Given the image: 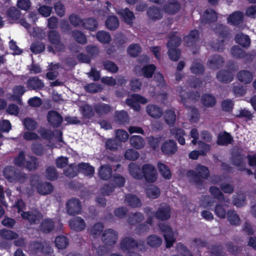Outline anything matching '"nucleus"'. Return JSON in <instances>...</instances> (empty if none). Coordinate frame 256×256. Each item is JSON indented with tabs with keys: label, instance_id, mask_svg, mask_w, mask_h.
I'll use <instances>...</instances> for the list:
<instances>
[{
	"label": "nucleus",
	"instance_id": "7c9ffc66",
	"mask_svg": "<svg viewBox=\"0 0 256 256\" xmlns=\"http://www.w3.org/2000/svg\"><path fill=\"white\" fill-rule=\"evenodd\" d=\"M164 118L166 123L170 127L174 126L176 121L175 112L171 110H168L164 112Z\"/></svg>",
	"mask_w": 256,
	"mask_h": 256
},
{
	"label": "nucleus",
	"instance_id": "423d86ee",
	"mask_svg": "<svg viewBox=\"0 0 256 256\" xmlns=\"http://www.w3.org/2000/svg\"><path fill=\"white\" fill-rule=\"evenodd\" d=\"M20 214L23 219L27 220L30 224L38 223L42 218V213L36 208L28 212H22Z\"/></svg>",
	"mask_w": 256,
	"mask_h": 256
},
{
	"label": "nucleus",
	"instance_id": "79ce46f5",
	"mask_svg": "<svg viewBox=\"0 0 256 256\" xmlns=\"http://www.w3.org/2000/svg\"><path fill=\"white\" fill-rule=\"evenodd\" d=\"M146 242L152 248H158L161 245L162 239L156 235H150L148 238Z\"/></svg>",
	"mask_w": 256,
	"mask_h": 256
},
{
	"label": "nucleus",
	"instance_id": "bb28decb",
	"mask_svg": "<svg viewBox=\"0 0 256 256\" xmlns=\"http://www.w3.org/2000/svg\"><path fill=\"white\" fill-rule=\"evenodd\" d=\"M157 168L161 176L166 180H170L172 174L169 167L165 164L159 162L157 164Z\"/></svg>",
	"mask_w": 256,
	"mask_h": 256
},
{
	"label": "nucleus",
	"instance_id": "6e6d98bb",
	"mask_svg": "<svg viewBox=\"0 0 256 256\" xmlns=\"http://www.w3.org/2000/svg\"><path fill=\"white\" fill-rule=\"evenodd\" d=\"M80 110L83 116L86 118H90L94 114V112L92 108L88 104H84L81 106Z\"/></svg>",
	"mask_w": 256,
	"mask_h": 256
},
{
	"label": "nucleus",
	"instance_id": "09e8293b",
	"mask_svg": "<svg viewBox=\"0 0 256 256\" xmlns=\"http://www.w3.org/2000/svg\"><path fill=\"white\" fill-rule=\"evenodd\" d=\"M98 40L102 43L108 44L111 40V36L108 32L104 31H98L96 34Z\"/></svg>",
	"mask_w": 256,
	"mask_h": 256
},
{
	"label": "nucleus",
	"instance_id": "412c9836",
	"mask_svg": "<svg viewBox=\"0 0 256 256\" xmlns=\"http://www.w3.org/2000/svg\"><path fill=\"white\" fill-rule=\"evenodd\" d=\"M146 112L150 116L154 118H160L163 113L160 107L154 104L148 105L146 107Z\"/></svg>",
	"mask_w": 256,
	"mask_h": 256
},
{
	"label": "nucleus",
	"instance_id": "f03ea898",
	"mask_svg": "<svg viewBox=\"0 0 256 256\" xmlns=\"http://www.w3.org/2000/svg\"><path fill=\"white\" fill-rule=\"evenodd\" d=\"M142 178L148 183L156 182L158 178V173L156 168L151 164H144L142 166Z\"/></svg>",
	"mask_w": 256,
	"mask_h": 256
},
{
	"label": "nucleus",
	"instance_id": "f8f14e48",
	"mask_svg": "<svg viewBox=\"0 0 256 256\" xmlns=\"http://www.w3.org/2000/svg\"><path fill=\"white\" fill-rule=\"evenodd\" d=\"M31 250L35 253L40 252L43 254H50L52 249L50 246L47 243H42L40 242H32L30 244Z\"/></svg>",
	"mask_w": 256,
	"mask_h": 256
},
{
	"label": "nucleus",
	"instance_id": "4c0bfd02",
	"mask_svg": "<svg viewBox=\"0 0 256 256\" xmlns=\"http://www.w3.org/2000/svg\"><path fill=\"white\" fill-rule=\"evenodd\" d=\"M232 140V138L230 134L226 132L218 134L217 143L219 145H228L230 144Z\"/></svg>",
	"mask_w": 256,
	"mask_h": 256
},
{
	"label": "nucleus",
	"instance_id": "7ed1b4c3",
	"mask_svg": "<svg viewBox=\"0 0 256 256\" xmlns=\"http://www.w3.org/2000/svg\"><path fill=\"white\" fill-rule=\"evenodd\" d=\"M246 156L238 150L234 149L232 152V164L235 166L238 170L244 171L246 166L245 162Z\"/></svg>",
	"mask_w": 256,
	"mask_h": 256
},
{
	"label": "nucleus",
	"instance_id": "72a5a7b5",
	"mask_svg": "<svg viewBox=\"0 0 256 256\" xmlns=\"http://www.w3.org/2000/svg\"><path fill=\"white\" fill-rule=\"evenodd\" d=\"M125 202L128 206L132 208L140 207L142 205L140 200L136 196L132 194L126 195Z\"/></svg>",
	"mask_w": 256,
	"mask_h": 256
},
{
	"label": "nucleus",
	"instance_id": "a19ab883",
	"mask_svg": "<svg viewBox=\"0 0 256 256\" xmlns=\"http://www.w3.org/2000/svg\"><path fill=\"white\" fill-rule=\"evenodd\" d=\"M20 12L16 7H10L6 11V16L11 21L18 20L20 17Z\"/></svg>",
	"mask_w": 256,
	"mask_h": 256
},
{
	"label": "nucleus",
	"instance_id": "c03bdc74",
	"mask_svg": "<svg viewBox=\"0 0 256 256\" xmlns=\"http://www.w3.org/2000/svg\"><path fill=\"white\" fill-rule=\"evenodd\" d=\"M102 66L106 70L111 73L116 74L118 71V66L112 61L104 60L102 62Z\"/></svg>",
	"mask_w": 256,
	"mask_h": 256
},
{
	"label": "nucleus",
	"instance_id": "c9c22d12",
	"mask_svg": "<svg viewBox=\"0 0 256 256\" xmlns=\"http://www.w3.org/2000/svg\"><path fill=\"white\" fill-rule=\"evenodd\" d=\"M129 172L130 175L136 179L141 180L142 178V168L140 169L138 165L131 164L129 165Z\"/></svg>",
	"mask_w": 256,
	"mask_h": 256
},
{
	"label": "nucleus",
	"instance_id": "69168bd1",
	"mask_svg": "<svg viewBox=\"0 0 256 256\" xmlns=\"http://www.w3.org/2000/svg\"><path fill=\"white\" fill-rule=\"evenodd\" d=\"M64 174L69 178H73L78 174V168L76 165L70 164L68 167L64 170Z\"/></svg>",
	"mask_w": 256,
	"mask_h": 256
},
{
	"label": "nucleus",
	"instance_id": "f704fd0d",
	"mask_svg": "<svg viewBox=\"0 0 256 256\" xmlns=\"http://www.w3.org/2000/svg\"><path fill=\"white\" fill-rule=\"evenodd\" d=\"M130 144L136 149H140L144 147L145 142L144 139L139 136H133L130 138Z\"/></svg>",
	"mask_w": 256,
	"mask_h": 256
},
{
	"label": "nucleus",
	"instance_id": "13d9d810",
	"mask_svg": "<svg viewBox=\"0 0 256 256\" xmlns=\"http://www.w3.org/2000/svg\"><path fill=\"white\" fill-rule=\"evenodd\" d=\"M210 256H225V253L222 250L221 246H212L209 250Z\"/></svg>",
	"mask_w": 256,
	"mask_h": 256
},
{
	"label": "nucleus",
	"instance_id": "603ef678",
	"mask_svg": "<svg viewBox=\"0 0 256 256\" xmlns=\"http://www.w3.org/2000/svg\"><path fill=\"white\" fill-rule=\"evenodd\" d=\"M54 242L58 249L66 248L68 244L67 238L63 236H57Z\"/></svg>",
	"mask_w": 256,
	"mask_h": 256
},
{
	"label": "nucleus",
	"instance_id": "39448f33",
	"mask_svg": "<svg viewBox=\"0 0 256 256\" xmlns=\"http://www.w3.org/2000/svg\"><path fill=\"white\" fill-rule=\"evenodd\" d=\"M47 36L48 42L54 44L58 51H64L65 50V46L61 42V36L58 31L56 30L49 31Z\"/></svg>",
	"mask_w": 256,
	"mask_h": 256
},
{
	"label": "nucleus",
	"instance_id": "9d476101",
	"mask_svg": "<svg viewBox=\"0 0 256 256\" xmlns=\"http://www.w3.org/2000/svg\"><path fill=\"white\" fill-rule=\"evenodd\" d=\"M138 102L142 104H146L148 102L147 100L144 97L138 94H132L130 98L126 99V104L134 108L136 111H139L140 109V106Z\"/></svg>",
	"mask_w": 256,
	"mask_h": 256
},
{
	"label": "nucleus",
	"instance_id": "f257e3e1",
	"mask_svg": "<svg viewBox=\"0 0 256 256\" xmlns=\"http://www.w3.org/2000/svg\"><path fill=\"white\" fill-rule=\"evenodd\" d=\"M210 172L208 168L202 164H198L195 168V171L188 170L186 176L188 180L197 186H201L204 179H207L209 176Z\"/></svg>",
	"mask_w": 256,
	"mask_h": 256
},
{
	"label": "nucleus",
	"instance_id": "aec40b11",
	"mask_svg": "<svg viewBox=\"0 0 256 256\" xmlns=\"http://www.w3.org/2000/svg\"><path fill=\"white\" fill-rule=\"evenodd\" d=\"M200 38V33L198 30H192L190 34L186 36L184 40L188 46H194Z\"/></svg>",
	"mask_w": 256,
	"mask_h": 256
},
{
	"label": "nucleus",
	"instance_id": "4d7b16f0",
	"mask_svg": "<svg viewBox=\"0 0 256 256\" xmlns=\"http://www.w3.org/2000/svg\"><path fill=\"white\" fill-rule=\"evenodd\" d=\"M78 168L86 176H92L94 174V167L90 166L88 164H78Z\"/></svg>",
	"mask_w": 256,
	"mask_h": 256
},
{
	"label": "nucleus",
	"instance_id": "4468645a",
	"mask_svg": "<svg viewBox=\"0 0 256 256\" xmlns=\"http://www.w3.org/2000/svg\"><path fill=\"white\" fill-rule=\"evenodd\" d=\"M47 120L48 123L53 127H58L62 122L63 118L61 115L56 111L50 110L47 114Z\"/></svg>",
	"mask_w": 256,
	"mask_h": 256
},
{
	"label": "nucleus",
	"instance_id": "052dcab7",
	"mask_svg": "<svg viewBox=\"0 0 256 256\" xmlns=\"http://www.w3.org/2000/svg\"><path fill=\"white\" fill-rule=\"evenodd\" d=\"M245 52L238 46H233L230 50L232 56L236 58H242L244 56Z\"/></svg>",
	"mask_w": 256,
	"mask_h": 256
},
{
	"label": "nucleus",
	"instance_id": "6e6552de",
	"mask_svg": "<svg viewBox=\"0 0 256 256\" xmlns=\"http://www.w3.org/2000/svg\"><path fill=\"white\" fill-rule=\"evenodd\" d=\"M118 239V232L113 229H106L102 234V240L106 245L112 246L116 242Z\"/></svg>",
	"mask_w": 256,
	"mask_h": 256
},
{
	"label": "nucleus",
	"instance_id": "473e14b6",
	"mask_svg": "<svg viewBox=\"0 0 256 256\" xmlns=\"http://www.w3.org/2000/svg\"><path fill=\"white\" fill-rule=\"evenodd\" d=\"M114 120L120 124H126L129 122V116L124 110L117 111L114 113Z\"/></svg>",
	"mask_w": 256,
	"mask_h": 256
},
{
	"label": "nucleus",
	"instance_id": "864d4df0",
	"mask_svg": "<svg viewBox=\"0 0 256 256\" xmlns=\"http://www.w3.org/2000/svg\"><path fill=\"white\" fill-rule=\"evenodd\" d=\"M168 54L170 58L174 62L178 61L181 54V51L180 49L178 48H168Z\"/></svg>",
	"mask_w": 256,
	"mask_h": 256
},
{
	"label": "nucleus",
	"instance_id": "4be33fe9",
	"mask_svg": "<svg viewBox=\"0 0 256 256\" xmlns=\"http://www.w3.org/2000/svg\"><path fill=\"white\" fill-rule=\"evenodd\" d=\"M70 228L76 231H80L86 228V224L83 219L80 217H76L69 222Z\"/></svg>",
	"mask_w": 256,
	"mask_h": 256
},
{
	"label": "nucleus",
	"instance_id": "bf43d9fd",
	"mask_svg": "<svg viewBox=\"0 0 256 256\" xmlns=\"http://www.w3.org/2000/svg\"><path fill=\"white\" fill-rule=\"evenodd\" d=\"M121 142L116 138L109 139L106 142V148L111 150H116L119 146H120Z\"/></svg>",
	"mask_w": 256,
	"mask_h": 256
},
{
	"label": "nucleus",
	"instance_id": "0e129e2a",
	"mask_svg": "<svg viewBox=\"0 0 256 256\" xmlns=\"http://www.w3.org/2000/svg\"><path fill=\"white\" fill-rule=\"evenodd\" d=\"M84 89L90 93H96L102 90V88L100 84L92 83L84 86Z\"/></svg>",
	"mask_w": 256,
	"mask_h": 256
},
{
	"label": "nucleus",
	"instance_id": "6ab92c4d",
	"mask_svg": "<svg viewBox=\"0 0 256 256\" xmlns=\"http://www.w3.org/2000/svg\"><path fill=\"white\" fill-rule=\"evenodd\" d=\"M146 14L150 19L153 21L160 20L162 16V12L160 8L152 6L150 7L146 11Z\"/></svg>",
	"mask_w": 256,
	"mask_h": 256
},
{
	"label": "nucleus",
	"instance_id": "e2e57ef3",
	"mask_svg": "<svg viewBox=\"0 0 256 256\" xmlns=\"http://www.w3.org/2000/svg\"><path fill=\"white\" fill-rule=\"evenodd\" d=\"M46 172L47 178L50 180H53L58 178V173L54 166L48 167Z\"/></svg>",
	"mask_w": 256,
	"mask_h": 256
},
{
	"label": "nucleus",
	"instance_id": "1a4fd4ad",
	"mask_svg": "<svg viewBox=\"0 0 256 256\" xmlns=\"http://www.w3.org/2000/svg\"><path fill=\"white\" fill-rule=\"evenodd\" d=\"M158 226L161 231L164 232L163 235L166 242V247H171L175 241L174 232L171 228L164 223H160Z\"/></svg>",
	"mask_w": 256,
	"mask_h": 256
},
{
	"label": "nucleus",
	"instance_id": "49530a36",
	"mask_svg": "<svg viewBox=\"0 0 256 256\" xmlns=\"http://www.w3.org/2000/svg\"><path fill=\"white\" fill-rule=\"evenodd\" d=\"M98 24L96 20L92 18L84 20L82 22V26L84 28L92 31H94L96 30Z\"/></svg>",
	"mask_w": 256,
	"mask_h": 256
},
{
	"label": "nucleus",
	"instance_id": "f3484780",
	"mask_svg": "<svg viewBox=\"0 0 256 256\" xmlns=\"http://www.w3.org/2000/svg\"><path fill=\"white\" fill-rule=\"evenodd\" d=\"M117 14L127 24L130 26L132 24V20L134 19L135 16L133 12L128 8L121 9L117 12Z\"/></svg>",
	"mask_w": 256,
	"mask_h": 256
},
{
	"label": "nucleus",
	"instance_id": "37998d69",
	"mask_svg": "<svg viewBox=\"0 0 256 256\" xmlns=\"http://www.w3.org/2000/svg\"><path fill=\"white\" fill-rule=\"evenodd\" d=\"M54 228V222L50 219H45L43 220L40 226L41 230L46 233L51 232L53 230Z\"/></svg>",
	"mask_w": 256,
	"mask_h": 256
},
{
	"label": "nucleus",
	"instance_id": "a211bd4d",
	"mask_svg": "<svg viewBox=\"0 0 256 256\" xmlns=\"http://www.w3.org/2000/svg\"><path fill=\"white\" fill-rule=\"evenodd\" d=\"M156 218L162 220L168 219L170 218V208L168 206L164 204L160 206L155 212Z\"/></svg>",
	"mask_w": 256,
	"mask_h": 256
},
{
	"label": "nucleus",
	"instance_id": "0eeeda50",
	"mask_svg": "<svg viewBox=\"0 0 256 256\" xmlns=\"http://www.w3.org/2000/svg\"><path fill=\"white\" fill-rule=\"evenodd\" d=\"M66 211L70 216L80 213L82 209L81 202L75 198L70 199L66 203Z\"/></svg>",
	"mask_w": 256,
	"mask_h": 256
},
{
	"label": "nucleus",
	"instance_id": "2f4dec72",
	"mask_svg": "<svg viewBox=\"0 0 256 256\" xmlns=\"http://www.w3.org/2000/svg\"><path fill=\"white\" fill-rule=\"evenodd\" d=\"M216 78L220 82L224 83H229L233 78L231 72L228 70H224L218 72Z\"/></svg>",
	"mask_w": 256,
	"mask_h": 256
},
{
	"label": "nucleus",
	"instance_id": "774afa93",
	"mask_svg": "<svg viewBox=\"0 0 256 256\" xmlns=\"http://www.w3.org/2000/svg\"><path fill=\"white\" fill-rule=\"evenodd\" d=\"M190 70L194 74H200L204 73V68L202 64L195 62L192 63Z\"/></svg>",
	"mask_w": 256,
	"mask_h": 256
},
{
	"label": "nucleus",
	"instance_id": "5701e85b",
	"mask_svg": "<svg viewBox=\"0 0 256 256\" xmlns=\"http://www.w3.org/2000/svg\"><path fill=\"white\" fill-rule=\"evenodd\" d=\"M218 18V14L212 9H208L204 13L202 21L206 24L216 22Z\"/></svg>",
	"mask_w": 256,
	"mask_h": 256
},
{
	"label": "nucleus",
	"instance_id": "393cba45",
	"mask_svg": "<svg viewBox=\"0 0 256 256\" xmlns=\"http://www.w3.org/2000/svg\"><path fill=\"white\" fill-rule=\"evenodd\" d=\"M112 175V166L108 164L102 166L98 170V176L103 180H108Z\"/></svg>",
	"mask_w": 256,
	"mask_h": 256
},
{
	"label": "nucleus",
	"instance_id": "ddd939ff",
	"mask_svg": "<svg viewBox=\"0 0 256 256\" xmlns=\"http://www.w3.org/2000/svg\"><path fill=\"white\" fill-rule=\"evenodd\" d=\"M32 185L36 187L38 192L42 195L50 194L54 190L53 186L48 182H38L36 184H34L32 182Z\"/></svg>",
	"mask_w": 256,
	"mask_h": 256
},
{
	"label": "nucleus",
	"instance_id": "ea45409f",
	"mask_svg": "<svg viewBox=\"0 0 256 256\" xmlns=\"http://www.w3.org/2000/svg\"><path fill=\"white\" fill-rule=\"evenodd\" d=\"M16 172L15 168L13 166H8L3 170L4 176L10 182H14V176Z\"/></svg>",
	"mask_w": 256,
	"mask_h": 256
},
{
	"label": "nucleus",
	"instance_id": "3c124183",
	"mask_svg": "<svg viewBox=\"0 0 256 256\" xmlns=\"http://www.w3.org/2000/svg\"><path fill=\"white\" fill-rule=\"evenodd\" d=\"M144 218L142 214L136 212L131 214L128 218V222L131 225H134L136 223L141 222Z\"/></svg>",
	"mask_w": 256,
	"mask_h": 256
},
{
	"label": "nucleus",
	"instance_id": "58836bf2",
	"mask_svg": "<svg viewBox=\"0 0 256 256\" xmlns=\"http://www.w3.org/2000/svg\"><path fill=\"white\" fill-rule=\"evenodd\" d=\"M106 26L108 30H114L118 27V19L116 16H110L107 18L106 22Z\"/></svg>",
	"mask_w": 256,
	"mask_h": 256
},
{
	"label": "nucleus",
	"instance_id": "de8ad7c7",
	"mask_svg": "<svg viewBox=\"0 0 256 256\" xmlns=\"http://www.w3.org/2000/svg\"><path fill=\"white\" fill-rule=\"evenodd\" d=\"M72 35L74 38L80 44H86L87 40L86 36L82 32L74 30L72 32Z\"/></svg>",
	"mask_w": 256,
	"mask_h": 256
},
{
	"label": "nucleus",
	"instance_id": "b1692460",
	"mask_svg": "<svg viewBox=\"0 0 256 256\" xmlns=\"http://www.w3.org/2000/svg\"><path fill=\"white\" fill-rule=\"evenodd\" d=\"M170 134L175 138L181 145L185 144L184 136L186 133L184 130L179 128H174L170 130Z\"/></svg>",
	"mask_w": 256,
	"mask_h": 256
},
{
	"label": "nucleus",
	"instance_id": "cd10ccee",
	"mask_svg": "<svg viewBox=\"0 0 256 256\" xmlns=\"http://www.w3.org/2000/svg\"><path fill=\"white\" fill-rule=\"evenodd\" d=\"M228 220L232 226H237L240 224L241 220L236 212L234 210H229L226 213Z\"/></svg>",
	"mask_w": 256,
	"mask_h": 256
},
{
	"label": "nucleus",
	"instance_id": "8fccbe9b",
	"mask_svg": "<svg viewBox=\"0 0 256 256\" xmlns=\"http://www.w3.org/2000/svg\"><path fill=\"white\" fill-rule=\"evenodd\" d=\"M110 110V106L106 104H97L94 106V110L100 116L108 114Z\"/></svg>",
	"mask_w": 256,
	"mask_h": 256
},
{
	"label": "nucleus",
	"instance_id": "e433bc0d",
	"mask_svg": "<svg viewBox=\"0 0 256 256\" xmlns=\"http://www.w3.org/2000/svg\"><path fill=\"white\" fill-rule=\"evenodd\" d=\"M235 40L237 43L244 48L248 47L250 44L249 36L242 33L238 34L235 36Z\"/></svg>",
	"mask_w": 256,
	"mask_h": 256
},
{
	"label": "nucleus",
	"instance_id": "dca6fc26",
	"mask_svg": "<svg viewBox=\"0 0 256 256\" xmlns=\"http://www.w3.org/2000/svg\"><path fill=\"white\" fill-rule=\"evenodd\" d=\"M180 8L181 5L178 2L172 0L164 6L163 10L168 14H174L178 12Z\"/></svg>",
	"mask_w": 256,
	"mask_h": 256
},
{
	"label": "nucleus",
	"instance_id": "680f3d73",
	"mask_svg": "<svg viewBox=\"0 0 256 256\" xmlns=\"http://www.w3.org/2000/svg\"><path fill=\"white\" fill-rule=\"evenodd\" d=\"M188 109L190 110V121L192 123L197 122L200 118L198 110L192 106L188 107Z\"/></svg>",
	"mask_w": 256,
	"mask_h": 256
},
{
	"label": "nucleus",
	"instance_id": "c85d7f7f",
	"mask_svg": "<svg viewBox=\"0 0 256 256\" xmlns=\"http://www.w3.org/2000/svg\"><path fill=\"white\" fill-rule=\"evenodd\" d=\"M238 79L244 84L250 83L253 78L252 72L248 70H242L237 74Z\"/></svg>",
	"mask_w": 256,
	"mask_h": 256
},
{
	"label": "nucleus",
	"instance_id": "a18cd8bd",
	"mask_svg": "<svg viewBox=\"0 0 256 256\" xmlns=\"http://www.w3.org/2000/svg\"><path fill=\"white\" fill-rule=\"evenodd\" d=\"M201 100L202 104L206 107L213 106L216 102L215 98L209 94H204Z\"/></svg>",
	"mask_w": 256,
	"mask_h": 256
},
{
	"label": "nucleus",
	"instance_id": "20e7f679",
	"mask_svg": "<svg viewBox=\"0 0 256 256\" xmlns=\"http://www.w3.org/2000/svg\"><path fill=\"white\" fill-rule=\"evenodd\" d=\"M143 242H137L133 238L126 237L120 242V248L123 251L129 250L132 249L137 248L142 250L144 248Z\"/></svg>",
	"mask_w": 256,
	"mask_h": 256
},
{
	"label": "nucleus",
	"instance_id": "c756f323",
	"mask_svg": "<svg viewBox=\"0 0 256 256\" xmlns=\"http://www.w3.org/2000/svg\"><path fill=\"white\" fill-rule=\"evenodd\" d=\"M244 19V14L240 11H236L230 15L228 21L232 24L236 26L241 23Z\"/></svg>",
	"mask_w": 256,
	"mask_h": 256
},
{
	"label": "nucleus",
	"instance_id": "5fc2aeb1",
	"mask_svg": "<svg viewBox=\"0 0 256 256\" xmlns=\"http://www.w3.org/2000/svg\"><path fill=\"white\" fill-rule=\"evenodd\" d=\"M0 236L2 238L6 240H13L17 238L18 235L11 230L2 229L0 230Z\"/></svg>",
	"mask_w": 256,
	"mask_h": 256
},
{
	"label": "nucleus",
	"instance_id": "9b49d317",
	"mask_svg": "<svg viewBox=\"0 0 256 256\" xmlns=\"http://www.w3.org/2000/svg\"><path fill=\"white\" fill-rule=\"evenodd\" d=\"M160 149L164 155L172 156L178 151V146L174 140H168L162 144Z\"/></svg>",
	"mask_w": 256,
	"mask_h": 256
},
{
	"label": "nucleus",
	"instance_id": "338daca9",
	"mask_svg": "<svg viewBox=\"0 0 256 256\" xmlns=\"http://www.w3.org/2000/svg\"><path fill=\"white\" fill-rule=\"evenodd\" d=\"M170 40L167 43L168 48H177L181 44L182 40L178 36H170Z\"/></svg>",
	"mask_w": 256,
	"mask_h": 256
},
{
	"label": "nucleus",
	"instance_id": "a878e982",
	"mask_svg": "<svg viewBox=\"0 0 256 256\" xmlns=\"http://www.w3.org/2000/svg\"><path fill=\"white\" fill-rule=\"evenodd\" d=\"M28 87L32 90H40L44 87V84L37 76L32 77L27 81Z\"/></svg>",
	"mask_w": 256,
	"mask_h": 256
},
{
	"label": "nucleus",
	"instance_id": "2eb2a0df",
	"mask_svg": "<svg viewBox=\"0 0 256 256\" xmlns=\"http://www.w3.org/2000/svg\"><path fill=\"white\" fill-rule=\"evenodd\" d=\"M224 63V60L221 56L214 54L208 58L207 66L212 69L217 70L222 67Z\"/></svg>",
	"mask_w": 256,
	"mask_h": 256
}]
</instances>
